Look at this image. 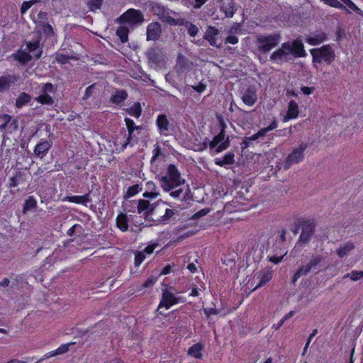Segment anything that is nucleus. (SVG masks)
I'll list each match as a JSON object with an SVG mask.
<instances>
[{"mask_svg": "<svg viewBox=\"0 0 363 363\" xmlns=\"http://www.w3.org/2000/svg\"><path fill=\"white\" fill-rule=\"evenodd\" d=\"M167 174L165 176L157 175L156 177L164 191H169L184 184L185 180L182 178L180 172L174 164H169L168 165Z\"/></svg>", "mask_w": 363, "mask_h": 363, "instance_id": "obj_1", "label": "nucleus"}, {"mask_svg": "<svg viewBox=\"0 0 363 363\" xmlns=\"http://www.w3.org/2000/svg\"><path fill=\"white\" fill-rule=\"evenodd\" d=\"M280 40L279 33L258 35L255 40L257 50L261 54H267L279 45Z\"/></svg>", "mask_w": 363, "mask_h": 363, "instance_id": "obj_2", "label": "nucleus"}, {"mask_svg": "<svg viewBox=\"0 0 363 363\" xmlns=\"http://www.w3.org/2000/svg\"><path fill=\"white\" fill-rule=\"evenodd\" d=\"M145 21L143 12L140 10L129 9L119 17L115 22L121 25L128 24L130 28H134L140 26Z\"/></svg>", "mask_w": 363, "mask_h": 363, "instance_id": "obj_3", "label": "nucleus"}, {"mask_svg": "<svg viewBox=\"0 0 363 363\" xmlns=\"http://www.w3.org/2000/svg\"><path fill=\"white\" fill-rule=\"evenodd\" d=\"M313 63L320 64L325 62L330 65L335 59V52L330 45H325L318 48L310 50Z\"/></svg>", "mask_w": 363, "mask_h": 363, "instance_id": "obj_4", "label": "nucleus"}, {"mask_svg": "<svg viewBox=\"0 0 363 363\" xmlns=\"http://www.w3.org/2000/svg\"><path fill=\"white\" fill-rule=\"evenodd\" d=\"M167 202L159 200L155 203L150 202L145 199H139L137 202V209L139 214H143L144 219L148 222H153L157 207L161 205H166Z\"/></svg>", "mask_w": 363, "mask_h": 363, "instance_id": "obj_5", "label": "nucleus"}, {"mask_svg": "<svg viewBox=\"0 0 363 363\" xmlns=\"http://www.w3.org/2000/svg\"><path fill=\"white\" fill-rule=\"evenodd\" d=\"M151 11L153 13L158 16V18L164 23L169 24L170 26L184 25V18H174L170 16V11L167 7H165L158 3H152L151 4Z\"/></svg>", "mask_w": 363, "mask_h": 363, "instance_id": "obj_6", "label": "nucleus"}, {"mask_svg": "<svg viewBox=\"0 0 363 363\" xmlns=\"http://www.w3.org/2000/svg\"><path fill=\"white\" fill-rule=\"evenodd\" d=\"M299 226H301V233L298 238V242L307 245L315 231V223L313 220L299 218Z\"/></svg>", "mask_w": 363, "mask_h": 363, "instance_id": "obj_7", "label": "nucleus"}, {"mask_svg": "<svg viewBox=\"0 0 363 363\" xmlns=\"http://www.w3.org/2000/svg\"><path fill=\"white\" fill-rule=\"evenodd\" d=\"M292 59L289 51V45H286L285 43H282L281 47L274 51L269 57L270 61L279 65L288 62Z\"/></svg>", "mask_w": 363, "mask_h": 363, "instance_id": "obj_8", "label": "nucleus"}, {"mask_svg": "<svg viewBox=\"0 0 363 363\" xmlns=\"http://www.w3.org/2000/svg\"><path fill=\"white\" fill-rule=\"evenodd\" d=\"M148 64L151 67L157 68L164 62V54L157 46L150 48L146 52Z\"/></svg>", "mask_w": 363, "mask_h": 363, "instance_id": "obj_9", "label": "nucleus"}, {"mask_svg": "<svg viewBox=\"0 0 363 363\" xmlns=\"http://www.w3.org/2000/svg\"><path fill=\"white\" fill-rule=\"evenodd\" d=\"M18 128L17 119H13L12 117L6 113H0V132L4 135L5 133H11L16 131Z\"/></svg>", "mask_w": 363, "mask_h": 363, "instance_id": "obj_10", "label": "nucleus"}, {"mask_svg": "<svg viewBox=\"0 0 363 363\" xmlns=\"http://www.w3.org/2000/svg\"><path fill=\"white\" fill-rule=\"evenodd\" d=\"M324 257L320 255H312L311 257L305 264L300 267L304 276L311 272L318 273L319 268L322 266Z\"/></svg>", "mask_w": 363, "mask_h": 363, "instance_id": "obj_11", "label": "nucleus"}, {"mask_svg": "<svg viewBox=\"0 0 363 363\" xmlns=\"http://www.w3.org/2000/svg\"><path fill=\"white\" fill-rule=\"evenodd\" d=\"M308 147L307 143H302L298 147L294 149L286 157L284 168L289 169L292 164L301 162L304 158V150Z\"/></svg>", "mask_w": 363, "mask_h": 363, "instance_id": "obj_12", "label": "nucleus"}, {"mask_svg": "<svg viewBox=\"0 0 363 363\" xmlns=\"http://www.w3.org/2000/svg\"><path fill=\"white\" fill-rule=\"evenodd\" d=\"M21 76L18 74H8L0 77V93L8 91L11 86L20 81Z\"/></svg>", "mask_w": 363, "mask_h": 363, "instance_id": "obj_13", "label": "nucleus"}, {"mask_svg": "<svg viewBox=\"0 0 363 363\" xmlns=\"http://www.w3.org/2000/svg\"><path fill=\"white\" fill-rule=\"evenodd\" d=\"M285 43L289 45V51L292 57L296 58L306 56L303 43L299 38H296L292 42L287 41Z\"/></svg>", "mask_w": 363, "mask_h": 363, "instance_id": "obj_14", "label": "nucleus"}, {"mask_svg": "<svg viewBox=\"0 0 363 363\" xmlns=\"http://www.w3.org/2000/svg\"><path fill=\"white\" fill-rule=\"evenodd\" d=\"M179 298L176 297L175 295L168 289H163L162 294V299L157 309V311L162 307H165L167 309L169 308L172 306L177 304L179 302Z\"/></svg>", "mask_w": 363, "mask_h": 363, "instance_id": "obj_15", "label": "nucleus"}, {"mask_svg": "<svg viewBox=\"0 0 363 363\" xmlns=\"http://www.w3.org/2000/svg\"><path fill=\"white\" fill-rule=\"evenodd\" d=\"M193 67V62L190 61L185 55L182 53H178L176 59V64L174 69L177 73L182 74L185 72L189 71Z\"/></svg>", "mask_w": 363, "mask_h": 363, "instance_id": "obj_16", "label": "nucleus"}, {"mask_svg": "<svg viewBox=\"0 0 363 363\" xmlns=\"http://www.w3.org/2000/svg\"><path fill=\"white\" fill-rule=\"evenodd\" d=\"M162 33V26L158 22H152L147 26L146 40L157 41Z\"/></svg>", "mask_w": 363, "mask_h": 363, "instance_id": "obj_17", "label": "nucleus"}, {"mask_svg": "<svg viewBox=\"0 0 363 363\" xmlns=\"http://www.w3.org/2000/svg\"><path fill=\"white\" fill-rule=\"evenodd\" d=\"M27 174L21 169H18L13 175L9 178L7 186L9 188L16 187L26 183Z\"/></svg>", "mask_w": 363, "mask_h": 363, "instance_id": "obj_18", "label": "nucleus"}, {"mask_svg": "<svg viewBox=\"0 0 363 363\" xmlns=\"http://www.w3.org/2000/svg\"><path fill=\"white\" fill-rule=\"evenodd\" d=\"M125 122L128 132V135L127 137L126 142L122 145L123 150L125 149L127 145L131 143V140L135 137L134 131L143 130L142 126L136 125L134 121L129 118H125Z\"/></svg>", "mask_w": 363, "mask_h": 363, "instance_id": "obj_19", "label": "nucleus"}, {"mask_svg": "<svg viewBox=\"0 0 363 363\" xmlns=\"http://www.w3.org/2000/svg\"><path fill=\"white\" fill-rule=\"evenodd\" d=\"M128 94L125 89H116L109 99L111 104L121 107L128 99Z\"/></svg>", "mask_w": 363, "mask_h": 363, "instance_id": "obj_20", "label": "nucleus"}, {"mask_svg": "<svg viewBox=\"0 0 363 363\" xmlns=\"http://www.w3.org/2000/svg\"><path fill=\"white\" fill-rule=\"evenodd\" d=\"M156 125L162 135H168L170 129V122L166 114H160L157 117Z\"/></svg>", "mask_w": 363, "mask_h": 363, "instance_id": "obj_21", "label": "nucleus"}, {"mask_svg": "<svg viewBox=\"0 0 363 363\" xmlns=\"http://www.w3.org/2000/svg\"><path fill=\"white\" fill-rule=\"evenodd\" d=\"M52 142L47 140H41L34 149V154L39 158H43L51 148Z\"/></svg>", "mask_w": 363, "mask_h": 363, "instance_id": "obj_22", "label": "nucleus"}, {"mask_svg": "<svg viewBox=\"0 0 363 363\" xmlns=\"http://www.w3.org/2000/svg\"><path fill=\"white\" fill-rule=\"evenodd\" d=\"M257 99L255 87L254 86H248L246 90H245L242 96L243 103L248 106H252L255 104Z\"/></svg>", "mask_w": 363, "mask_h": 363, "instance_id": "obj_23", "label": "nucleus"}, {"mask_svg": "<svg viewBox=\"0 0 363 363\" xmlns=\"http://www.w3.org/2000/svg\"><path fill=\"white\" fill-rule=\"evenodd\" d=\"M176 211L172 210L169 208L164 209V213L163 215H156L154 217L152 223H150V225H158V224H164L167 223L170 218H172L175 214Z\"/></svg>", "mask_w": 363, "mask_h": 363, "instance_id": "obj_24", "label": "nucleus"}, {"mask_svg": "<svg viewBox=\"0 0 363 363\" xmlns=\"http://www.w3.org/2000/svg\"><path fill=\"white\" fill-rule=\"evenodd\" d=\"M220 6V10L224 12L225 17L232 18L237 11L235 0H224Z\"/></svg>", "mask_w": 363, "mask_h": 363, "instance_id": "obj_25", "label": "nucleus"}, {"mask_svg": "<svg viewBox=\"0 0 363 363\" xmlns=\"http://www.w3.org/2000/svg\"><path fill=\"white\" fill-rule=\"evenodd\" d=\"M95 335V337H101L104 335V330H103V323L101 322H99L91 326V328L80 332L79 336L81 337H84L85 335Z\"/></svg>", "mask_w": 363, "mask_h": 363, "instance_id": "obj_26", "label": "nucleus"}, {"mask_svg": "<svg viewBox=\"0 0 363 363\" xmlns=\"http://www.w3.org/2000/svg\"><path fill=\"white\" fill-rule=\"evenodd\" d=\"M220 33V31L218 29L213 26H209L207 28L206 32L205 33V35L203 36V38L206 40H208L211 45L219 48L220 46L217 45L216 44V36L218 35Z\"/></svg>", "mask_w": 363, "mask_h": 363, "instance_id": "obj_27", "label": "nucleus"}, {"mask_svg": "<svg viewBox=\"0 0 363 363\" xmlns=\"http://www.w3.org/2000/svg\"><path fill=\"white\" fill-rule=\"evenodd\" d=\"M11 57L23 65L28 63L33 58L29 52L22 50H18L16 52L13 53Z\"/></svg>", "mask_w": 363, "mask_h": 363, "instance_id": "obj_28", "label": "nucleus"}, {"mask_svg": "<svg viewBox=\"0 0 363 363\" xmlns=\"http://www.w3.org/2000/svg\"><path fill=\"white\" fill-rule=\"evenodd\" d=\"M327 38V35L323 31H316L306 39V42L311 45H317L322 43Z\"/></svg>", "mask_w": 363, "mask_h": 363, "instance_id": "obj_29", "label": "nucleus"}, {"mask_svg": "<svg viewBox=\"0 0 363 363\" xmlns=\"http://www.w3.org/2000/svg\"><path fill=\"white\" fill-rule=\"evenodd\" d=\"M225 133L220 132L217 135L215 136V138L220 143V145L216 148L215 152L219 153L222 151L226 150L230 145V140L228 136L226 139Z\"/></svg>", "mask_w": 363, "mask_h": 363, "instance_id": "obj_30", "label": "nucleus"}, {"mask_svg": "<svg viewBox=\"0 0 363 363\" xmlns=\"http://www.w3.org/2000/svg\"><path fill=\"white\" fill-rule=\"evenodd\" d=\"M298 113L299 111L297 103L295 101L291 100L289 103L288 110L286 116H284V121L296 118L298 116Z\"/></svg>", "mask_w": 363, "mask_h": 363, "instance_id": "obj_31", "label": "nucleus"}, {"mask_svg": "<svg viewBox=\"0 0 363 363\" xmlns=\"http://www.w3.org/2000/svg\"><path fill=\"white\" fill-rule=\"evenodd\" d=\"M130 220L126 213H121L116 218V225L123 232L128 230V222Z\"/></svg>", "mask_w": 363, "mask_h": 363, "instance_id": "obj_32", "label": "nucleus"}, {"mask_svg": "<svg viewBox=\"0 0 363 363\" xmlns=\"http://www.w3.org/2000/svg\"><path fill=\"white\" fill-rule=\"evenodd\" d=\"M235 154L233 152H229L225 154L223 159H216V164L223 167L225 165L233 164L235 163Z\"/></svg>", "mask_w": 363, "mask_h": 363, "instance_id": "obj_33", "label": "nucleus"}, {"mask_svg": "<svg viewBox=\"0 0 363 363\" xmlns=\"http://www.w3.org/2000/svg\"><path fill=\"white\" fill-rule=\"evenodd\" d=\"M37 201L33 196H29L24 201L23 206V213L26 214L28 211H35L37 208Z\"/></svg>", "mask_w": 363, "mask_h": 363, "instance_id": "obj_34", "label": "nucleus"}, {"mask_svg": "<svg viewBox=\"0 0 363 363\" xmlns=\"http://www.w3.org/2000/svg\"><path fill=\"white\" fill-rule=\"evenodd\" d=\"M203 349V345L199 342L193 345L188 350V354L201 359L203 357L201 350Z\"/></svg>", "mask_w": 363, "mask_h": 363, "instance_id": "obj_35", "label": "nucleus"}, {"mask_svg": "<svg viewBox=\"0 0 363 363\" xmlns=\"http://www.w3.org/2000/svg\"><path fill=\"white\" fill-rule=\"evenodd\" d=\"M32 99L30 95L26 92H21L16 99V107L21 108L26 104H28Z\"/></svg>", "mask_w": 363, "mask_h": 363, "instance_id": "obj_36", "label": "nucleus"}, {"mask_svg": "<svg viewBox=\"0 0 363 363\" xmlns=\"http://www.w3.org/2000/svg\"><path fill=\"white\" fill-rule=\"evenodd\" d=\"M38 26L41 28L43 33L48 38L54 37L55 35V33L52 26L45 21H40Z\"/></svg>", "mask_w": 363, "mask_h": 363, "instance_id": "obj_37", "label": "nucleus"}, {"mask_svg": "<svg viewBox=\"0 0 363 363\" xmlns=\"http://www.w3.org/2000/svg\"><path fill=\"white\" fill-rule=\"evenodd\" d=\"M129 28L125 26H121L116 30V35L121 43H125L128 40Z\"/></svg>", "mask_w": 363, "mask_h": 363, "instance_id": "obj_38", "label": "nucleus"}, {"mask_svg": "<svg viewBox=\"0 0 363 363\" xmlns=\"http://www.w3.org/2000/svg\"><path fill=\"white\" fill-rule=\"evenodd\" d=\"M354 244L352 242H349L345 244L344 245L340 246L337 250V255L340 257L342 258L345 256H346L351 250H352L354 249Z\"/></svg>", "mask_w": 363, "mask_h": 363, "instance_id": "obj_39", "label": "nucleus"}, {"mask_svg": "<svg viewBox=\"0 0 363 363\" xmlns=\"http://www.w3.org/2000/svg\"><path fill=\"white\" fill-rule=\"evenodd\" d=\"M126 112L130 116L139 118L142 114V108L139 102L135 103L132 106L126 109Z\"/></svg>", "mask_w": 363, "mask_h": 363, "instance_id": "obj_40", "label": "nucleus"}, {"mask_svg": "<svg viewBox=\"0 0 363 363\" xmlns=\"http://www.w3.org/2000/svg\"><path fill=\"white\" fill-rule=\"evenodd\" d=\"M35 99L39 104H43V105L52 106L55 103V101L52 99V97L50 96L49 94H42L39 95Z\"/></svg>", "mask_w": 363, "mask_h": 363, "instance_id": "obj_41", "label": "nucleus"}, {"mask_svg": "<svg viewBox=\"0 0 363 363\" xmlns=\"http://www.w3.org/2000/svg\"><path fill=\"white\" fill-rule=\"evenodd\" d=\"M104 0H88L86 6L89 11L95 12L101 9Z\"/></svg>", "mask_w": 363, "mask_h": 363, "instance_id": "obj_42", "label": "nucleus"}, {"mask_svg": "<svg viewBox=\"0 0 363 363\" xmlns=\"http://www.w3.org/2000/svg\"><path fill=\"white\" fill-rule=\"evenodd\" d=\"M142 191V187L139 184H134L129 186L124 196L125 199L130 198Z\"/></svg>", "mask_w": 363, "mask_h": 363, "instance_id": "obj_43", "label": "nucleus"}, {"mask_svg": "<svg viewBox=\"0 0 363 363\" xmlns=\"http://www.w3.org/2000/svg\"><path fill=\"white\" fill-rule=\"evenodd\" d=\"M184 26L186 27L188 33L192 37H194L199 32V28L196 25L188 21H186L185 19Z\"/></svg>", "mask_w": 363, "mask_h": 363, "instance_id": "obj_44", "label": "nucleus"}, {"mask_svg": "<svg viewBox=\"0 0 363 363\" xmlns=\"http://www.w3.org/2000/svg\"><path fill=\"white\" fill-rule=\"evenodd\" d=\"M350 277L352 281H357L361 278H363V271H352L351 273H348L344 276V279Z\"/></svg>", "mask_w": 363, "mask_h": 363, "instance_id": "obj_45", "label": "nucleus"}, {"mask_svg": "<svg viewBox=\"0 0 363 363\" xmlns=\"http://www.w3.org/2000/svg\"><path fill=\"white\" fill-rule=\"evenodd\" d=\"M272 279V274L270 273H264L261 274L259 281L257 286L254 289L255 290L257 288L260 287L266 284L268 281H269Z\"/></svg>", "mask_w": 363, "mask_h": 363, "instance_id": "obj_46", "label": "nucleus"}, {"mask_svg": "<svg viewBox=\"0 0 363 363\" xmlns=\"http://www.w3.org/2000/svg\"><path fill=\"white\" fill-rule=\"evenodd\" d=\"M57 88L51 83H45L42 87L43 94H49L50 93H55Z\"/></svg>", "mask_w": 363, "mask_h": 363, "instance_id": "obj_47", "label": "nucleus"}, {"mask_svg": "<svg viewBox=\"0 0 363 363\" xmlns=\"http://www.w3.org/2000/svg\"><path fill=\"white\" fill-rule=\"evenodd\" d=\"M82 230L83 228L81 225L75 224L67 230V234L71 237L73 236L76 233H79V234L82 233Z\"/></svg>", "mask_w": 363, "mask_h": 363, "instance_id": "obj_48", "label": "nucleus"}, {"mask_svg": "<svg viewBox=\"0 0 363 363\" xmlns=\"http://www.w3.org/2000/svg\"><path fill=\"white\" fill-rule=\"evenodd\" d=\"M26 45L30 52H34L40 48V40H37L33 42H27Z\"/></svg>", "mask_w": 363, "mask_h": 363, "instance_id": "obj_49", "label": "nucleus"}, {"mask_svg": "<svg viewBox=\"0 0 363 363\" xmlns=\"http://www.w3.org/2000/svg\"><path fill=\"white\" fill-rule=\"evenodd\" d=\"M152 153H153V155L150 160V163L152 165L155 162V161L157 160L158 157L160 155H162L161 147H160L159 145L157 144L155 145V148L153 150Z\"/></svg>", "mask_w": 363, "mask_h": 363, "instance_id": "obj_50", "label": "nucleus"}, {"mask_svg": "<svg viewBox=\"0 0 363 363\" xmlns=\"http://www.w3.org/2000/svg\"><path fill=\"white\" fill-rule=\"evenodd\" d=\"M71 57L63 53L56 54V61L62 65L67 64Z\"/></svg>", "mask_w": 363, "mask_h": 363, "instance_id": "obj_51", "label": "nucleus"}, {"mask_svg": "<svg viewBox=\"0 0 363 363\" xmlns=\"http://www.w3.org/2000/svg\"><path fill=\"white\" fill-rule=\"evenodd\" d=\"M145 258V255L143 253V252H142V251L137 252L135 255V262H134L135 266L139 267L140 265V264L144 261Z\"/></svg>", "mask_w": 363, "mask_h": 363, "instance_id": "obj_52", "label": "nucleus"}, {"mask_svg": "<svg viewBox=\"0 0 363 363\" xmlns=\"http://www.w3.org/2000/svg\"><path fill=\"white\" fill-rule=\"evenodd\" d=\"M96 86V84L94 83V84H92L91 85L89 86L88 87H86L84 94L82 97L83 100H84V101L87 100L93 94L94 90L95 89Z\"/></svg>", "mask_w": 363, "mask_h": 363, "instance_id": "obj_53", "label": "nucleus"}, {"mask_svg": "<svg viewBox=\"0 0 363 363\" xmlns=\"http://www.w3.org/2000/svg\"><path fill=\"white\" fill-rule=\"evenodd\" d=\"M184 189L181 187H177L173 190L169 191V195L174 199H179L182 197Z\"/></svg>", "mask_w": 363, "mask_h": 363, "instance_id": "obj_54", "label": "nucleus"}, {"mask_svg": "<svg viewBox=\"0 0 363 363\" xmlns=\"http://www.w3.org/2000/svg\"><path fill=\"white\" fill-rule=\"evenodd\" d=\"M209 212H210V208H203V209L199 211L198 212L195 213L191 216V218L193 220L199 219V218L207 215Z\"/></svg>", "mask_w": 363, "mask_h": 363, "instance_id": "obj_55", "label": "nucleus"}, {"mask_svg": "<svg viewBox=\"0 0 363 363\" xmlns=\"http://www.w3.org/2000/svg\"><path fill=\"white\" fill-rule=\"evenodd\" d=\"M75 342H69L67 344H63L60 345L57 350H55V353H57L58 354H62L66 353L69 350V347L70 345H74Z\"/></svg>", "mask_w": 363, "mask_h": 363, "instance_id": "obj_56", "label": "nucleus"}, {"mask_svg": "<svg viewBox=\"0 0 363 363\" xmlns=\"http://www.w3.org/2000/svg\"><path fill=\"white\" fill-rule=\"evenodd\" d=\"M62 201H67L69 202L82 204V196H66L65 197Z\"/></svg>", "mask_w": 363, "mask_h": 363, "instance_id": "obj_57", "label": "nucleus"}, {"mask_svg": "<svg viewBox=\"0 0 363 363\" xmlns=\"http://www.w3.org/2000/svg\"><path fill=\"white\" fill-rule=\"evenodd\" d=\"M182 200L189 201L193 200V194L190 190L189 185H186V189L182 194Z\"/></svg>", "mask_w": 363, "mask_h": 363, "instance_id": "obj_58", "label": "nucleus"}, {"mask_svg": "<svg viewBox=\"0 0 363 363\" xmlns=\"http://www.w3.org/2000/svg\"><path fill=\"white\" fill-rule=\"evenodd\" d=\"M350 9L363 16V11L357 7L351 0L345 4Z\"/></svg>", "mask_w": 363, "mask_h": 363, "instance_id": "obj_59", "label": "nucleus"}, {"mask_svg": "<svg viewBox=\"0 0 363 363\" xmlns=\"http://www.w3.org/2000/svg\"><path fill=\"white\" fill-rule=\"evenodd\" d=\"M204 314L207 318H209L211 315H217L219 313L220 311L216 309V308H203Z\"/></svg>", "mask_w": 363, "mask_h": 363, "instance_id": "obj_60", "label": "nucleus"}, {"mask_svg": "<svg viewBox=\"0 0 363 363\" xmlns=\"http://www.w3.org/2000/svg\"><path fill=\"white\" fill-rule=\"evenodd\" d=\"M304 275L303 271L299 267L297 271L294 273L292 279H291V284L295 285L296 282L297 281L298 279L300 278L301 276Z\"/></svg>", "mask_w": 363, "mask_h": 363, "instance_id": "obj_61", "label": "nucleus"}, {"mask_svg": "<svg viewBox=\"0 0 363 363\" xmlns=\"http://www.w3.org/2000/svg\"><path fill=\"white\" fill-rule=\"evenodd\" d=\"M31 4L30 3V1H23L21 4L20 12L22 15L26 13V11L31 7Z\"/></svg>", "mask_w": 363, "mask_h": 363, "instance_id": "obj_62", "label": "nucleus"}, {"mask_svg": "<svg viewBox=\"0 0 363 363\" xmlns=\"http://www.w3.org/2000/svg\"><path fill=\"white\" fill-rule=\"evenodd\" d=\"M156 281V279L153 277H149L143 284V287L144 288H150L152 286Z\"/></svg>", "mask_w": 363, "mask_h": 363, "instance_id": "obj_63", "label": "nucleus"}, {"mask_svg": "<svg viewBox=\"0 0 363 363\" xmlns=\"http://www.w3.org/2000/svg\"><path fill=\"white\" fill-rule=\"evenodd\" d=\"M146 188L149 191H152L153 193H159L158 191H157V186L153 182H147L146 183Z\"/></svg>", "mask_w": 363, "mask_h": 363, "instance_id": "obj_64", "label": "nucleus"}]
</instances>
